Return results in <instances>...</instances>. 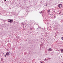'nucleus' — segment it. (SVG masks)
Instances as JSON below:
<instances>
[{"label":"nucleus","mask_w":63,"mask_h":63,"mask_svg":"<svg viewBox=\"0 0 63 63\" xmlns=\"http://www.w3.org/2000/svg\"><path fill=\"white\" fill-rule=\"evenodd\" d=\"M8 22L10 23H12L13 22V20H12L11 19H9L8 20Z\"/></svg>","instance_id":"obj_1"},{"label":"nucleus","mask_w":63,"mask_h":63,"mask_svg":"<svg viewBox=\"0 0 63 63\" xmlns=\"http://www.w3.org/2000/svg\"><path fill=\"white\" fill-rule=\"evenodd\" d=\"M47 50L48 51H52V49L51 48H49Z\"/></svg>","instance_id":"obj_2"},{"label":"nucleus","mask_w":63,"mask_h":63,"mask_svg":"<svg viewBox=\"0 0 63 63\" xmlns=\"http://www.w3.org/2000/svg\"><path fill=\"white\" fill-rule=\"evenodd\" d=\"M6 55H7V56H9V52H7L6 53Z\"/></svg>","instance_id":"obj_3"},{"label":"nucleus","mask_w":63,"mask_h":63,"mask_svg":"<svg viewBox=\"0 0 63 63\" xmlns=\"http://www.w3.org/2000/svg\"><path fill=\"white\" fill-rule=\"evenodd\" d=\"M62 7V5L61 4H59V8H61Z\"/></svg>","instance_id":"obj_4"},{"label":"nucleus","mask_w":63,"mask_h":63,"mask_svg":"<svg viewBox=\"0 0 63 63\" xmlns=\"http://www.w3.org/2000/svg\"><path fill=\"white\" fill-rule=\"evenodd\" d=\"M61 51L62 52H63V49H61Z\"/></svg>","instance_id":"obj_5"},{"label":"nucleus","mask_w":63,"mask_h":63,"mask_svg":"<svg viewBox=\"0 0 63 63\" xmlns=\"http://www.w3.org/2000/svg\"><path fill=\"white\" fill-rule=\"evenodd\" d=\"M47 12H50V10H48Z\"/></svg>","instance_id":"obj_6"},{"label":"nucleus","mask_w":63,"mask_h":63,"mask_svg":"<svg viewBox=\"0 0 63 63\" xmlns=\"http://www.w3.org/2000/svg\"><path fill=\"white\" fill-rule=\"evenodd\" d=\"M1 60L2 61H3V59H1Z\"/></svg>","instance_id":"obj_7"},{"label":"nucleus","mask_w":63,"mask_h":63,"mask_svg":"<svg viewBox=\"0 0 63 63\" xmlns=\"http://www.w3.org/2000/svg\"><path fill=\"white\" fill-rule=\"evenodd\" d=\"M5 2H6V0H4Z\"/></svg>","instance_id":"obj_8"},{"label":"nucleus","mask_w":63,"mask_h":63,"mask_svg":"<svg viewBox=\"0 0 63 63\" xmlns=\"http://www.w3.org/2000/svg\"><path fill=\"white\" fill-rule=\"evenodd\" d=\"M4 56H5V57H6V55Z\"/></svg>","instance_id":"obj_9"},{"label":"nucleus","mask_w":63,"mask_h":63,"mask_svg":"<svg viewBox=\"0 0 63 63\" xmlns=\"http://www.w3.org/2000/svg\"><path fill=\"white\" fill-rule=\"evenodd\" d=\"M41 63H43V62H41Z\"/></svg>","instance_id":"obj_10"},{"label":"nucleus","mask_w":63,"mask_h":63,"mask_svg":"<svg viewBox=\"0 0 63 63\" xmlns=\"http://www.w3.org/2000/svg\"><path fill=\"white\" fill-rule=\"evenodd\" d=\"M50 16H51V15H50Z\"/></svg>","instance_id":"obj_11"},{"label":"nucleus","mask_w":63,"mask_h":63,"mask_svg":"<svg viewBox=\"0 0 63 63\" xmlns=\"http://www.w3.org/2000/svg\"><path fill=\"white\" fill-rule=\"evenodd\" d=\"M46 6H47V5H46Z\"/></svg>","instance_id":"obj_12"}]
</instances>
